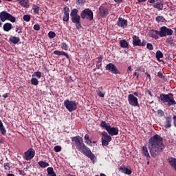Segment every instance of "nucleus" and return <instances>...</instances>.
Segmentation results:
<instances>
[{"mask_svg":"<svg viewBox=\"0 0 176 176\" xmlns=\"http://www.w3.org/2000/svg\"><path fill=\"white\" fill-rule=\"evenodd\" d=\"M90 138V136H89V134H86L84 137V140H85V142L87 141L88 140H89Z\"/></svg>","mask_w":176,"mask_h":176,"instance_id":"nucleus-56","label":"nucleus"},{"mask_svg":"<svg viewBox=\"0 0 176 176\" xmlns=\"http://www.w3.org/2000/svg\"><path fill=\"white\" fill-rule=\"evenodd\" d=\"M155 57L157 60H160V58H163V53L161 52L160 50L156 52Z\"/></svg>","mask_w":176,"mask_h":176,"instance_id":"nucleus-35","label":"nucleus"},{"mask_svg":"<svg viewBox=\"0 0 176 176\" xmlns=\"http://www.w3.org/2000/svg\"><path fill=\"white\" fill-rule=\"evenodd\" d=\"M47 173L49 176H57L52 167L47 168Z\"/></svg>","mask_w":176,"mask_h":176,"instance_id":"nucleus-30","label":"nucleus"},{"mask_svg":"<svg viewBox=\"0 0 176 176\" xmlns=\"http://www.w3.org/2000/svg\"><path fill=\"white\" fill-rule=\"evenodd\" d=\"M30 82L34 86H38V85H39V81L37 80L36 78H31Z\"/></svg>","mask_w":176,"mask_h":176,"instance_id":"nucleus-36","label":"nucleus"},{"mask_svg":"<svg viewBox=\"0 0 176 176\" xmlns=\"http://www.w3.org/2000/svg\"><path fill=\"white\" fill-rule=\"evenodd\" d=\"M55 152H61V146H55L54 148Z\"/></svg>","mask_w":176,"mask_h":176,"instance_id":"nucleus-48","label":"nucleus"},{"mask_svg":"<svg viewBox=\"0 0 176 176\" xmlns=\"http://www.w3.org/2000/svg\"><path fill=\"white\" fill-rule=\"evenodd\" d=\"M104 58V56L102 55H100V57L98 58V60H97V63H102V60Z\"/></svg>","mask_w":176,"mask_h":176,"instance_id":"nucleus-51","label":"nucleus"},{"mask_svg":"<svg viewBox=\"0 0 176 176\" xmlns=\"http://www.w3.org/2000/svg\"><path fill=\"white\" fill-rule=\"evenodd\" d=\"M173 32H174L173 31V30L170 29V28H168L166 26H162L160 28V31L159 32V36L161 37V38H163L164 36H166L167 35L168 36H171L173 35Z\"/></svg>","mask_w":176,"mask_h":176,"instance_id":"nucleus-7","label":"nucleus"},{"mask_svg":"<svg viewBox=\"0 0 176 176\" xmlns=\"http://www.w3.org/2000/svg\"><path fill=\"white\" fill-rule=\"evenodd\" d=\"M54 54H56V56H65L66 58H69V55H68V53H66L64 51L55 50L54 52Z\"/></svg>","mask_w":176,"mask_h":176,"instance_id":"nucleus-24","label":"nucleus"},{"mask_svg":"<svg viewBox=\"0 0 176 176\" xmlns=\"http://www.w3.org/2000/svg\"><path fill=\"white\" fill-rule=\"evenodd\" d=\"M102 146H108L109 145V142L112 141V137H111L109 135H108V133L106 131H103L102 133Z\"/></svg>","mask_w":176,"mask_h":176,"instance_id":"nucleus-8","label":"nucleus"},{"mask_svg":"<svg viewBox=\"0 0 176 176\" xmlns=\"http://www.w3.org/2000/svg\"><path fill=\"white\" fill-rule=\"evenodd\" d=\"M16 1L23 8H30V1L29 0H16Z\"/></svg>","mask_w":176,"mask_h":176,"instance_id":"nucleus-25","label":"nucleus"},{"mask_svg":"<svg viewBox=\"0 0 176 176\" xmlns=\"http://www.w3.org/2000/svg\"><path fill=\"white\" fill-rule=\"evenodd\" d=\"M61 48L63 50H68V45L67 44V43H61Z\"/></svg>","mask_w":176,"mask_h":176,"instance_id":"nucleus-43","label":"nucleus"},{"mask_svg":"<svg viewBox=\"0 0 176 176\" xmlns=\"http://www.w3.org/2000/svg\"><path fill=\"white\" fill-rule=\"evenodd\" d=\"M19 173L20 175H25V172L24 170H19Z\"/></svg>","mask_w":176,"mask_h":176,"instance_id":"nucleus-58","label":"nucleus"},{"mask_svg":"<svg viewBox=\"0 0 176 176\" xmlns=\"http://www.w3.org/2000/svg\"><path fill=\"white\" fill-rule=\"evenodd\" d=\"M133 76H136V79H138V78H140V74H138L137 72H135L133 74Z\"/></svg>","mask_w":176,"mask_h":176,"instance_id":"nucleus-61","label":"nucleus"},{"mask_svg":"<svg viewBox=\"0 0 176 176\" xmlns=\"http://www.w3.org/2000/svg\"><path fill=\"white\" fill-rule=\"evenodd\" d=\"M100 126L102 127V129H105L107 131V129L109 128L110 125H108L105 121H102L100 122Z\"/></svg>","mask_w":176,"mask_h":176,"instance_id":"nucleus-34","label":"nucleus"},{"mask_svg":"<svg viewBox=\"0 0 176 176\" xmlns=\"http://www.w3.org/2000/svg\"><path fill=\"white\" fill-rule=\"evenodd\" d=\"M146 49H148V50H153V45H152V43H147Z\"/></svg>","mask_w":176,"mask_h":176,"instance_id":"nucleus-46","label":"nucleus"},{"mask_svg":"<svg viewBox=\"0 0 176 176\" xmlns=\"http://www.w3.org/2000/svg\"><path fill=\"white\" fill-rule=\"evenodd\" d=\"M80 17L83 20L86 19L87 20L91 21H93V19H94V14L93 13V11L89 8H85L84 10L81 12Z\"/></svg>","mask_w":176,"mask_h":176,"instance_id":"nucleus-6","label":"nucleus"},{"mask_svg":"<svg viewBox=\"0 0 176 176\" xmlns=\"http://www.w3.org/2000/svg\"><path fill=\"white\" fill-rule=\"evenodd\" d=\"M101 90H102V87L101 88H98L96 90V93L98 94V96H99V97H104V96H105V94L102 93V91H101Z\"/></svg>","mask_w":176,"mask_h":176,"instance_id":"nucleus-37","label":"nucleus"},{"mask_svg":"<svg viewBox=\"0 0 176 176\" xmlns=\"http://www.w3.org/2000/svg\"><path fill=\"white\" fill-rule=\"evenodd\" d=\"M142 153L146 157V160H151V155H149V151H148V147L146 146L142 147Z\"/></svg>","mask_w":176,"mask_h":176,"instance_id":"nucleus-23","label":"nucleus"},{"mask_svg":"<svg viewBox=\"0 0 176 176\" xmlns=\"http://www.w3.org/2000/svg\"><path fill=\"white\" fill-rule=\"evenodd\" d=\"M35 156V150L31 148L24 153L25 160H31Z\"/></svg>","mask_w":176,"mask_h":176,"instance_id":"nucleus-11","label":"nucleus"},{"mask_svg":"<svg viewBox=\"0 0 176 176\" xmlns=\"http://www.w3.org/2000/svg\"><path fill=\"white\" fill-rule=\"evenodd\" d=\"M9 41L10 42H12V43H14V45H17V43L20 42V38L11 36L9 38Z\"/></svg>","mask_w":176,"mask_h":176,"instance_id":"nucleus-28","label":"nucleus"},{"mask_svg":"<svg viewBox=\"0 0 176 176\" xmlns=\"http://www.w3.org/2000/svg\"><path fill=\"white\" fill-rule=\"evenodd\" d=\"M79 11H78V9L74 8L71 10L70 12V17L72 19V23L75 24L77 30H80L82 28V25L80 23V16L78 14Z\"/></svg>","mask_w":176,"mask_h":176,"instance_id":"nucleus-4","label":"nucleus"},{"mask_svg":"<svg viewBox=\"0 0 176 176\" xmlns=\"http://www.w3.org/2000/svg\"><path fill=\"white\" fill-rule=\"evenodd\" d=\"M145 75H146L147 78H148L149 82H151L152 78L151 77V74L148 72H145Z\"/></svg>","mask_w":176,"mask_h":176,"instance_id":"nucleus-53","label":"nucleus"},{"mask_svg":"<svg viewBox=\"0 0 176 176\" xmlns=\"http://www.w3.org/2000/svg\"><path fill=\"white\" fill-rule=\"evenodd\" d=\"M72 144L81 153H84L89 148V147L85 144L83 138L80 136L73 137L72 138Z\"/></svg>","mask_w":176,"mask_h":176,"instance_id":"nucleus-2","label":"nucleus"},{"mask_svg":"<svg viewBox=\"0 0 176 176\" xmlns=\"http://www.w3.org/2000/svg\"><path fill=\"white\" fill-rule=\"evenodd\" d=\"M173 120L174 126L176 127V116H173Z\"/></svg>","mask_w":176,"mask_h":176,"instance_id":"nucleus-54","label":"nucleus"},{"mask_svg":"<svg viewBox=\"0 0 176 176\" xmlns=\"http://www.w3.org/2000/svg\"><path fill=\"white\" fill-rule=\"evenodd\" d=\"M132 39H133L132 43L133 45V46H140L141 39H140V37H138V36L134 35L132 37Z\"/></svg>","mask_w":176,"mask_h":176,"instance_id":"nucleus-21","label":"nucleus"},{"mask_svg":"<svg viewBox=\"0 0 176 176\" xmlns=\"http://www.w3.org/2000/svg\"><path fill=\"white\" fill-rule=\"evenodd\" d=\"M8 16L9 12L6 11H2L1 12H0V20L3 21V23L8 20Z\"/></svg>","mask_w":176,"mask_h":176,"instance_id":"nucleus-22","label":"nucleus"},{"mask_svg":"<svg viewBox=\"0 0 176 176\" xmlns=\"http://www.w3.org/2000/svg\"><path fill=\"white\" fill-rule=\"evenodd\" d=\"M138 71H142V72H145V68L140 67L139 69H138Z\"/></svg>","mask_w":176,"mask_h":176,"instance_id":"nucleus-63","label":"nucleus"},{"mask_svg":"<svg viewBox=\"0 0 176 176\" xmlns=\"http://www.w3.org/2000/svg\"><path fill=\"white\" fill-rule=\"evenodd\" d=\"M107 71H109L111 74H115V75L120 74V72L118 69V67L115 66L113 63H109L106 65Z\"/></svg>","mask_w":176,"mask_h":176,"instance_id":"nucleus-10","label":"nucleus"},{"mask_svg":"<svg viewBox=\"0 0 176 176\" xmlns=\"http://www.w3.org/2000/svg\"><path fill=\"white\" fill-rule=\"evenodd\" d=\"M108 14V8H107V7L101 6L99 8L98 14L100 16V17H107Z\"/></svg>","mask_w":176,"mask_h":176,"instance_id":"nucleus-14","label":"nucleus"},{"mask_svg":"<svg viewBox=\"0 0 176 176\" xmlns=\"http://www.w3.org/2000/svg\"><path fill=\"white\" fill-rule=\"evenodd\" d=\"M3 167L5 170H10V165L9 164V163H5L3 164Z\"/></svg>","mask_w":176,"mask_h":176,"instance_id":"nucleus-49","label":"nucleus"},{"mask_svg":"<svg viewBox=\"0 0 176 176\" xmlns=\"http://www.w3.org/2000/svg\"><path fill=\"white\" fill-rule=\"evenodd\" d=\"M146 45V41L142 40V42L140 41V46H145Z\"/></svg>","mask_w":176,"mask_h":176,"instance_id":"nucleus-55","label":"nucleus"},{"mask_svg":"<svg viewBox=\"0 0 176 176\" xmlns=\"http://www.w3.org/2000/svg\"><path fill=\"white\" fill-rule=\"evenodd\" d=\"M120 46L123 49H125V48L129 49V42H127V41L126 40H120Z\"/></svg>","mask_w":176,"mask_h":176,"instance_id":"nucleus-29","label":"nucleus"},{"mask_svg":"<svg viewBox=\"0 0 176 176\" xmlns=\"http://www.w3.org/2000/svg\"><path fill=\"white\" fill-rule=\"evenodd\" d=\"M85 156H87V157H89L93 162L94 163H96V160H97V157L91 152L90 148H88L84 153Z\"/></svg>","mask_w":176,"mask_h":176,"instance_id":"nucleus-12","label":"nucleus"},{"mask_svg":"<svg viewBox=\"0 0 176 176\" xmlns=\"http://www.w3.org/2000/svg\"><path fill=\"white\" fill-rule=\"evenodd\" d=\"M157 76H158V78L163 79V80H164V82H166V80H167V78H166V76L164 75H163V73L162 72H159L157 73Z\"/></svg>","mask_w":176,"mask_h":176,"instance_id":"nucleus-39","label":"nucleus"},{"mask_svg":"<svg viewBox=\"0 0 176 176\" xmlns=\"http://www.w3.org/2000/svg\"><path fill=\"white\" fill-rule=\"evenodd\" d=\"M159 31L155 30H151L148 32V36L153 38L154 39H159Z\"/></svg>","mask_w":176,"mask_h":176,"instance_id":"nucleus-18","label":"nucleus"},{"mask_svg":"<svg viewBox=\"0 0 176 176\" xmlns=\"http://www.w3.org/2000/svg\"><path fill=\"white\" fill-rule=\"evenodd\" d=\"M7 176H14V175L12 174V173H9V174L7 175Z\"/></svg>","mask_w":176,"mask_h":176,"instance_id":"nucleus-64","label":"nucleus"},{"mask_svg":"<svg viewBox=\"0 0 176 176\" xmlns=\"http://www.w3.org/2000/svg\"><path fill=\"white\" fill-rule=\"evenodd\" d=\"M33 28L35 31H39L41 30V27L38 24L34 25Z\"/></svg>","mask_w":176,"mask_h":176,"instance_id":"nucleus-50","label":"nucleus"},{"mask_svg":"<svg viewBox=\"0 0 176 176\" xmlns=\"http://www.w3.org/2000/svg\"><path fill=\"white\" fill-rule=\"evenodd\" d=\"M164 145L163 144V138L158 134L150 138L148 140V149L153 157L160 156L161 152L164 151Z\"/></svg>","mask_w":176,"mask_h":176,"instance_id":"nucleus-1","label":"nucleus"},{"mask_svg":"<svg viewBox=\"0 0 176 176\" xmlns=\"http://www.w3.org/2000/svg\"><path fill=\"white\" fill-rule=\"evenodd\" d=\"M7 20L11 21V23H16V17L13 16L10 14H8V18H7Z\"/></svg>","mask_w":176,"mask_h":176,"instance_id":"nucleus-38","label":"nucleus"},{"mask_svg":"<svg viewBox=\"0 0 176 176\" xmlns=\"http://www.w3.org/2000/svg\"><path fill=\"white\" fill-rule=\"evenodd\" d=\"M153 6L158 10H162L163 9V1L159 0L157 3H154Z\"/></svg>","mask_w":176,"mask_h":176,"instance_id":"nucleus-26","label":"nucleus"},{"mask_svg":"<svg viewBox=\"0 0 176 176\" xmlns=\"http://www.w3.org/2000/svg\"><path fill=\"white\" fill-rule=\"evenodd\" d=\"M77 2L78 3V5H85V2H86V1H85V0H77Z\"/></svg>","mask_w":176,"mask_h":176,"instance_id":"nucleus-52","label":"nucleus"},{"mask_svg":"<svg viewBox=\"0 0 176 176\" xmlns=\"http://www.w3.org/2000/svg\"><path fill=\"white\" fill-rule=\"evenodd\" d=\"M166 42H168V43H169V45H170V46H175L174 40L173 39V38L168 37L166 39Z\"/></svg>","mask_w":176,"mask_h":176,"instance_id":"nucleus-40","label":"nucleus"},{"mask_svg":"<svg viewBox=\"0 0 176 176\" xmlns=\"http://www.w3.org/2000/svg\"><path fill=\"white\" fill-rule=\"evenodd\" d=\"M85 144H87V145H91V140H88L85 141Z\"/></svg>","mask_w":176,"mask_h":176,"instance_id":"nucleus-59","label":"nucleus"},{"mask_svg":"<svg viewBox=\"0 0 176 176\" xmlns=\"http://www.w3.org/2000/svg\"><path fill=\"white\" fill-rule=\"evenodd\" d=\"M2 97H3V98H8V97H9V93L3 94Z\"/></svg>","mask_w":176,"mask_h":176,"instance_id":"nucleus-60","label":"nucleus"},{"mask_svg":"<svg viewBox=\"0 0 176 176\" xmlns=\"http://www.w3.org/2000/svg\"><path fill=\"white\" fill-rule=\"evenodd\" d=\"M32 9L34 11V13H35V14H39V6H34Z\"/></svg>","mask_w":176,"mask_h":176,"instance_id":"nucleus-41","label":"nucleus"},{"mask_svg":"<svg viewBox=\"0 0 176 176\" xmlns=\"http://www.w3.org/2000/svg\"><path fill=\"white\" fill-rule=\"evenodd\" d=\"M168 163L172 167L173 170L176 171V158L170 157L168 158Z\"/></svg>","mask_w":176,"mask_h":176,"instance_id":"nucleus-19","label":"nucleus"},{"mask_svg":"<svg viewBox=\"0 0 176 176\" xmlns=\"http://www.w3.org/2000/svg\"><path fill=\"white\" fill-rule=\"evenodd\" d=\"M157 115L162 118V116H164V111H163L162 109H160L157 111Z\"/></svg>","mask_w":176,"mask_h":176,"instance_id":"nucleus-47","label":"nucleus"},{"mask_svg":"<svg viewBox=\"0 0 176 176\" xmlns=\"http://www.w3.org/2000/svg\"><path fill=\"white\" fill-rule=\"evenodd\" d=\"M48 36L51 38H56V33L54 32L50 31L48 33Z\"/></svg>","mask_w":176,"mask_h":176,"instance_id":"nucleus-44","label":"nucleus"},{"mask_svg":"<svg viewBox=\"0 0 176 176\" xmlns=\"http://www.w3.org/2000/svg\"><path fill=\"white\" fill-rule=\"evenodd\" d=\"M128 101L132 107H140L138 103V98L133 94L128 95Z\"/></svg>","mask_w":176,"mask_h":176,"instance_id":"nucleus-9","label":"nucleus"},{"mask_svg":"<svg viewBox=\"0 0 176 176\" xmlns=\"http://www.w3.org/2000/svg\"><path fill=\"white\" fill-rule=\"evenodd\" d=\"M38 166L41 167V168H45L46 167H49V163L45 162V161H40L38 162Z\"/></svg>","mask_w":176,"mask_h":176,"instance_id":"nucleus-31","label":"nucleus"},{"mask_svg":"<svg viewBox=\"0 0 176 176\" xmlns=\"http://www.w3.org/2000/svg\"><path fill=\"white\" fill-rule=\"evenodd\" d=\"M166 120L164 122V127L165 129H170V127H171V122L173 120V118L171 117V116H168L167 117H166Z\"/></svg>","mask_w":176,"mask_h":176,"instance_id":"nucleus-20","label":"nucleus"},{"mask_svg":"<svg viewBox=\"0 0 176 176\" xmlns=\"http://www.w3.org/2000/svg\"><path fill=\"white\" fill-rule=\"evenodd\" d=\"M118 170H119V171H120L123 174H126V175H131V173H133L131 169H129V168H126V166H124V165H122L118 168Z\"/></svg>","mask_w":176,"mask_h":176,"instance_id":"nucleus-17","label":"nucleus"},{"mask_svg":"<svg viewBox=\"0 0 176 176\" xmlns=\"http://www.w3.org/2000/svg\"><path fill=\"white\" fill-rule=\"evenodd\" d=\"M12 23H4V25L3 26V30L6 32H9V31H10L12 30Z\"/></svg>","mask_w":176,"mask_h":176,"instance_id":"nucleus-27","label":"nucleus"},{"mask_svg":"<svg viewBox=\"0 0 176 176\" xmlns=\"http://www.w3.org/2000/svg\"><path fill=\"white\" fill-rule=\"evenodd\" d=\"M159 101L166 107L176 105L175 99H174V94L171 93L168 94H161L159 97Z\"/></svg>","mask_w":176,"mask_h":176,"instance_id":"nucleus-3","label":"nucleus"},{"mask_svg":"<svg viewBox=\"0 0 176 176\" xmlns=\"http://www.w3.org/2000/svg\"><path fill=\"white\" fill-rule=\"evenodd\" d=\"M127 72H128V74H129L130 72H131V66H129V67H128Z\"/></svg>","mask_w":176,"mask_h":176,"instance_id":"nucleus-62","label":"nucleus"},{"mask_svg":"<svg viewBox=\"0 0 176 176\" xmlns=\"http://www.w3.org/2000/svg\"><path fill=\"white\" fill-rule=\"evenodd\" d=\"M146 93H148V94L150 96V97H153L152 92H151V91L149 89H146Z\"/></svg>","mask_w":176,"mask_h":176,"instance_id":"nucleus-57","label":"nucleus"},{"mask_svg":"<svg viewBox=\"0 0 176 176\" xmlns=\"http://www.w3.org/2000/svg\"><path fill=\"white\" fill-rule=\"evenodd\" d=\"M32 76H36V78H38V79H41V78H42V73L41 72H36L32 75Z\"/></svg>","mask_w":176,"mask_h":176,"instance_id":"nucleus-42","label":"nucleus"},{"mask_svg":"<svg viewBox=\"0 0 176 176\" xmlns=\"http://www.w3.org/2000/svg\"><path fill=\"white\" fill-rule=\"evenodd\" d=\"M155 21H157V23H164L166 21V19H164L163 16H157L155 18Z\"/></svg>","mask_w":176,"mask_h":176,"instance_id":"nucleus-33","label":"nucleus"},{"mask_svg":"<svg viewBox=\"0 0 176 176\" xmlns=\"http://www.w3.org/2000/svg\"><path fill=\"white\" fill-rule=\"evenodd\" d=\"M63 104L69 112H73V111H76V109H78V102L74 100L67 99L64 101Z\"/></svg>","mask_w":176,"mask_h":176,"instance_id":"nucleus-5","label":"nucleus"},{"mask_svg":"<svg viewBox=\"0 0 176 176\" xmlns=\"http://www.w3.org/2000/svg\"><path fill=\"white\" fill-rule=\"evenodd\" d=\"M63 21L68 23L69 21V8L66 6L64 8Z\"/></svg>","mask_w":176,"mask_h":176,"instance_id":"nucleus-16","label":"nucleus"},{"mask_svg":"<svg viewBox=\"0 0 176 176\" xmlns=\"http://www.w3.org/2000/svg\"><path fill=\"white\" fill-rule=\"evenodd\" d=\"M24 21H30L31 20V16L30 15H24L23 17Z\"/></svg>","mask_w":176,"mask_h":176,"instance_id":"nucleus-45","label":"nucleus"},{"mask_svg":"<svg viewBox=\"0 0 176 176\" xmlns=\"http://www.w3.org/2000/svg\"><path fill=\"white\" fill-rule=\"evenodd\" d=\"M0 131L3 135H5L6 134V129H5V126H3V123H2V121L0 120Z\"/></svg>","mask_w":176,"mask_h":176,"instance_id":"nucleus-32","label":"nucleus"},{"mask_svg":"<svg viewBox=\"0 0 176 176\" xmlns=\"http://www.w3.org/2000/svg\"><path fill=\"white\" fill-rule=\"evenodd\" d=\"M117 25L121 28H127L128 21L122 17H119L117 22Z\"/></svg>","mask_w":176,"mask_h":176,"instance_id":"nucleus-13","label":"nucleus"},{"mask_svg":"<svg viewBox=\"0 0 176 176\" xmlns=\"http://www.w3.org/2000/svg\"><path fill=\"white\" fill-rule=\"evenodd\" d=\"M107 131L110 135H118L119 134V129L118 127H111V126L109 127V129H107Z\"/></svg>","mask_w":176,"mask_h":176,"instance_id":"nucleus-15","label":"nucleus"}]
</instances>
